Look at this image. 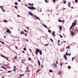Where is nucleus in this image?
I'll return each mask as SVG.
<instances>
[{
    "instance_id": "16",
    "label": "nucleus",
    "mask_w": 78,
    "mask_h": 78,
    "mask_svg": "<svg viewBox=\"0 0 78 78\" xmlns=\"http://www.w3.org/2000/svg\"><path fill=\"white\" fill-rule=\"evenodd\" d=\"M40 70H41V69H38V70H37L36 72V73H38V72H39V71H40Z\"/></svg>"
},
{
    "instance_id": "18",
    "label": "nucleus",
    "mask_w": 78,
    "mask_h": 78,
    "mask_svg": "<svg viewBox=\"0 0 78 78\" xmlns=\"http://www.w3.org/2000/svg\"><path fill=\"white\" fill-rule=\"evenodd\" d=\"M0 42H1L2 44H3V45H4V44H5V43L4 42L2 41H0Z\"/></svg>"
},
{
    "instance_id": "47",
    "label": "nucleus",
    "mask_w": 78,
    "mask_h": 78,
    "mask_svg": "<svg viewBox=\"0 0 78 78\" xmlns=\"http://www.w3.org/2000/svg\"><path fill=\"white\" fill-rule=\"evenodd\" d=\"M46 3H47V0H44Z\"/></svg>"
},
{
    "instance_id": "11",
    "label": "nucleus",
    "mask_w": 78,
    "mask_h": 78,
    "mask_svg": "<svg viewBox=\"0 0 78 78\" xmlns=\"http://www.w3.org/2000/svg\"><path fill=\"white\" fill-rule=\"evenodd\" d=\"M28 13H29L31 15V16H33V13H32L31 12H29Z\"/></svg>"
},
{
    "instance_id": "50",
    "label": "nucleus",
    "mask_w": 78,
    "mask_h": 78,
    "mask_svg": "<svg viewBox=\"0 0 78 78\" xmlns=\"http://www.w3.org/2000/svg\"><path fill=\"white\" fill-rule=\"evenodd\" d=\"M25 35L26 36H27V33H25Z\"/></svg>"
},
{
    "instance_id": "17",
    "label": "nucleus",
    "mask_w": 78,
    "mask_h": 78,
    "mask_svg": "<svg viewBox=\"0 0 78 78\" xmlns=\"http://www.w3.org/2000/svg\"><path fill=\"white\" fill-rule=\"evenodd\" d=\"M43 25L45 28H48L47 26L45 25V24H44Z\"/></svg>"
},
{
    "instance_id": "33",
    "label": "nucleus",
    "mask_w": 78,
    "mask_h": 78,
    "mask_svg": "<svg viewBox=\"0 0 78 78\" xmlns=\"http://www.w3.org/2000/svg\"><path fill=\"white\" fill-rule=\"evenodd\" d=\"M7 72L8 73H11V71H8V72Z\"/></svg>"
},
{
    "instance_id": "25",
    "label": "nucleus",
    "mask_w": 78,
    "mask_h": 78,
    "mask_svg": "<svg viewBox=\"0 0 78 78\" xmlns=\"http://www.w3.org/2000/svg\"><path fill=\"white\" fill-rule=\"evenodd\" d=\"M15 4L16 5H18V3L17 2H15Z\"/></svg>"
},
{
    "instance_id": "3",
    "label": "nucleus",
    "mask_w": 78,
    "mask_h": 78,
    "mask_svg": "<svg viewBox=\"0 0 78 78\" xmlns=\"http://www.w3.org/2000/svg\"><path fill=\"white\" fill-rule=\"evenodd\" d=\"M36 54L37 55V54L39 51V49L37 48H36Z\"/></svg>"
},
{
    "instance_id": "37",
    "label": "nucleus",
    "mask_w": 78,
    "mask_h": 78,
    "mask_svg": "<svg viewBox=\"0 0 78 78\" xmlns=\"http://www.w3.org/2000/svg\"><path fill=\"white\" fill-rule=\"evenodd\" d=\"M17 56H16V57H15V59H17Z\"/></svg>"
},
{
    "instance_id": "13",
    "label": "nucleus",
    "mask_w": 78,
    "mask_h": 78,
    "mask_svg": "<svg viewBox=\"0 0 78 78\" xmlns=\"http://www.w3.org/2000/svg\"><path fill=\"white\" fill-rule=\"evenodd\" d=\"M57 75H61V71H58V73L57 74Z\"/></svg>"
},
{
    "instance_id": "9",
    "label": "nucleus",
    "mask_w": 78,
    "mask_h": 78,
    "mask_svg": "<svg viewBox=\"0 0 78 78\" xmlns=\"http://www.w3.org/2000/svg\"><path fill=\"white\" fill-rule=\"evenodd\" d=\"M71 35H72V36H73V35H74V34H75L74 32H73V31H71Z\"/></svg>"
},
{
    "instance_id": "53",
    "label": "nucleus",
    "mask_w": 78,
    "mask_h": 78,
    "mask_svg": "<svg viewBox=\"0 0 78 78\" xmlns=\"http://www.w3.org/2000/svg\"><path fill=\"white\" fill-rule=\"evenodd\" d=\"M71 55L70 54H68V56H70Z\"/></svg>"
},
{
    "instance_id": "36",
    "label": "nucleus",
    "mask_w": 78,
    "mask_h": 78,
    "mask_svg": "<svg viewBox=\"0 0 78 78\" xmlns=\"http://www.w3.org/2000/svg\"><path fill=\"white\" fill-rule=\"evenodd\" d=\"M60 66H62V63H61L60 64Z\"/></svg>"
},
{
    "instance_id": "23",
    "label": "nucleus",
    "mask_w": 78,
    "mask_h": 78,
    "mask_svg": "<svg viewBox=\"0 0 78 78\" xmlns=\"http://www.w3.org/2000/svg\"><path fill=\"white\" fill-rule=\"evenodd\" d=\"M49 72H53V71L52 70H49Z\"/></svg>"
},
{
    "instance_id": "52",
    "label": "nucleus",
    "mask_w": 78,
    "mask_h": 78,
    "mask_svg": "<svg viewBox=\"0 0 78 78\" xmlns=\"http://www.w3.org/2000/svg\"><path fill=\"white\" fill-rule=\"evenodd\" d=\"M13 69H14L13 71H16V69H15V68H13Z\"/></svg>"
},
{
    "instance_id": "4",
    "label": "nucleus",
    "mask_w": 78,
    "mask_h": 78,
    "mask_svg": "<svg viewBox=\"0 0 78 78\" xmlns=\"http://www.w3.org/2000/svg\"><path fill=\"white\" fill-rule=\"evenodd\" d=\"M6 33H10V34H11V32H10L9 29H7V30L6 31Z\"/></svg>"
},
{
    "instance_id": "62",
    "label": "nucleus",
    "mask_w": 78,
    "mask_h": 78,
    "mask_svg": "<svg viewBox=\"0 0 78 78\" xmlns=\"http://www.w3.org/2000/svg\"><path fill=\"white\" fill-rule=\"evenodd\" d=\"M23 34L24 35H25V33H24V32H23Z\"/></svg>"
},
{
    "instance_id": "61",
    "label": "nucleus",
    "mask_w": 78,
    "mask_h": 78,
    "mask_svg": "<svg viewBox=\"0 0 78 78\" xmlns=\"http://www.w3.org/2000/svg\"><path fill=\"white\" fill-rule=\"evenodd\" d=\"M3 12H5V10H4L2 11Z\"/></svg>"
},
{
    "instance_id": "54",
    "label": "nucleus",
    "mask_w": 78,
    "mask_h": 78,
    "mask_svg": "<svg viewBox=\"0 0 78 78\" xmlns=\"http://www.w3.org/2000/svg\"><path fill=\"white\" fill-rule=\"evenodd\" d=\"M75 2H78V0H75Z\"/></svg>"
},
{
    "instance_id": "58",
    "label": "nucleus",
    "mask_w": 78,
    "mask_h": 78,
    "mask_svg": "<svg viewBox=\"0 0 78 78\" xmlns=\"http://www.w3.org/2000/svg\"><path fill=\"white\" fill-rule=\"evenodd\" d=\"M27 28V29H28V30H29V28L28 27H26Z\"/></svg>"
},
{
    "instance_id": "57",
    "label": "nucleus",
    "mask_w": 78,
    "mask_h": 78,
    "mask_svg": "<svg viewBox=\"0 0 78 78\" xmlns=\"http://www.w3.org/2000/svg\"><path fill=\"white\" fill-rule=\"evenodd\" d=\"M14 68H15V69H16V66H14Z\"/></svg>"
},
{
    "instance_id": "60",
    "label": "nucleus",
    "mask_w": 78,
    "mask_h": 78,
    "mask_svg": "<svg viewBox=\"0 0 78 78\" xmlns=\"http://www.w3.org/2000/svg\"><path fill=\"white\" fill-rule=\"evenodd\" d=\"M1 8V9H2V10H3V8Z\"/></svg>"
},
{
    "instance_id": "41",
    "label": "nucleus",
    "mask_w": 78,
    "mask_h": 78,
    "mask_svg": "<svg viewBox=\"0 0 78 78\" xmlns=\"http://www.w3.org/2000/svg\"><path fill=\"white\" fill-rule=\"evenodd\" d=\"M53 2H56V0H52Z\"/></svg>"
},
{
    "instance_id": "55",
    "label": "nucleus",
    "mask_w": 78,
    "mask_h": 78,
    "mask_svg": "<svg viewBox=\"0 0 78 78\" xmlns=\"http://www.w3.org/2000/svg\"><path fill=\"white\" fill-rule=\"evenodd\" d=\"M26 40L27 41V42H28V40H27V39H26Z\"/></svg>"
},
{
    "instance_id": "5",
    "label": "nucleus",
    "mask_w": 78,
    "mask_h": 78,
    "mask_svg": "<svg viewBox=\"0 0 78 78\" xmlns=\"http://www.w3.org/2000/svg\"><path fill=\"white\" fill-rule=\"evenodd\" d=\"M39 53L41 55H42V51L41 50H39Z\"/></svg>"
},
{
    "instance_id": "42",
    "label": "nucleus",
    "mask_w": 78,
    "mask_h": 78,
    "mask_svg": "<svg viewBox=\"0 0 78 78\" xmlns=\"http://www.w3.org/2000/svg\"><path fill=\"white\" fill-rule=\"evenodd\" d=\"M75 59V57L73 58L72 59V61H73V59Z\"/></svg>"
},
{
    "instance_id": "56",
    "label": "nucleus",
    "mask_w": 78,
    "mask_h": 78,
    "mask_svg": "<svg viewBox=\"0 0 78 78\" xmlns=\"http://www.w3.org/2000/svg\"><path fill=\"white\" fill-rule=\"evenodd\" d=\"M48 45V44H45V45H46V46H47Z\"/></svg>"
},
{
    "instance_id": "31",
    "label": "nucleus",
    "mask_w": 78,
    "mask_h": 78,
    "mask_svg": "<svg viewBox=\"0 0 78 78\" xmlns=\"http://www.w3.org/2000/svg\"><path fill=\"white\" fill-rule=\"evenodd\" d=\"M23 32L21 31V33H20V34H23Z\"/></svg>"
},
{
    "instance_id": "7",
    "label": "nucleus",
    "mask_w": 78,
    "mask_h": 78,
    "mask_svg": "<svg viewBox=\"0 0 78 78\" xmlns=\"http://www.w3.org/2000/svg\"><path fill=\"white\" fill-rule=\"evenodd\" d=\"M53 65L54 66L55 68V67H57V65L56 64H55V62L54 63Z\"/></svg>"
},
{
    "instance_id": "45",
    "label": "nucleus",
    "mask_w": 78,
    "mask_h": 78,
    "mask_svg": "<svg viewBox=\"0 0 78 78\" xmlns=\"http://www.w3.org/2000/svg\"><path fill=\"white\" fill-rule=\"evenodd\" d=\"M56 64H58V61H56Z\"/></svg>"
},
{
    "instance_id": "44",
    "label": "nucleus",
    "mask_w": 78,
    "mask_h": 78,
    "mask_svg": "<svg viewBox=\"0 0 78 78\" xmlns=\"http://www.w3.org/2000/svg\"><path fill=\"white\" fill-rule=\"evenodd\" d=\"M29 59L30 60V61H31V59L30 57H29Z\"/></svg>"
},
{
    "instance_id": "46",
    "label": "nucleus",
    "mask_w": 78,
    "mask_h": 78,
    "mask_svg": "<svg viewBox=\"0 0 78 78\" xmlns=\"http://www.w3.org/2000/svg\"><path fill=\"white\" fill-rule=\"evenodd\" d=\"M64 4H66V1H64Z\"/></svg>"
},
{
    "instance_id": "35",
    "label": "nucleus",
    "mask_w": 78,
    "mask_h": 78,
    "mask_svg": "<svg viewBox=\"0 0 78 78\" xmlns=\"http://www.w3.org/2000/svg\"><path fill=\"white\" fill-rule=\"evenodd\" d=\"M67 53H68V52H67L66 53V55L67 56H68V54H67Z\"/></svg>"
},
{
    "instance_id": "59",
    "label": "nucleus",
    "mask_w": 78,
    "mask_h": 78,
    "mask_svg": "<svg viewBox=\"0 0 78 78\" xmlns=\"http://www.w3.org/2000/svg\"><path fill=\"white\" fill-rule=\"evenodd\" d=\"M4 38H6V36H4Z\"/></svg>"
},
{
    "instance_id": "48",
    "label": "nucleus",
    "mask_w": 78,
    "mask_h": 78,
    "mask_svg": "<svg viewBox=\"0 0 78 78\" xmlns=\"http://www.w3.org/2000/svg\"><path fill=\"white\" fill-rule=\"evenodd\" d=\"M41 67L42 68L43 67H44V66H43L42 65H41Z\"/></svg>"
},
{
    "instance_id": "2",
    "label": "nucleus",
    "mask_w": 78,
    "mask_h": 78,
    "mask_svg": "<svg viewBox=\"0 0 78 78\" xmlns=\"http://www.w3.org/2000/svg\"><path fill=\"white\" fill-rule=\"evenodd\" d=\"M76 21H74V23H73L72 24V25L71 27V28H72L73 27H74L76 25Z\"/></svg>"
},
{
    "instance_id": "51",
    "label": "nucleus",
    "mask_w": 78,
    "mask_h": 78,
    "mask_svg": "<svg viewBox=\"0 0 78 78\" xmlns=\"http://www.w3.org/2000/svg\"><path fill=\"white\" fill-rule=\"evenodd\" d=\"M1 7L2 8H4V6H0V8H1Z\"/></svg>"
},
{
    "instance_id": "6",
    "label": "nucleus",
    "mask_w": 78,
    "mask_h": 78,
    "mask_svg": "<svg viewBox=\"0 0 78 78\" xmlns=\"http://www.w3.org/2000/svg\"><path fill=\"white\" fill-rule=\"evenodd\" d=\"M55 31H53V32L52 33V35H53V37H55L56 36V35L55 34Z\"/></svg>"
},
{
    "instance_id": "38",
    "label": "nucleus",
    "mask_w": 78,
    "mask_h": 78,
    "mask_svg": "<svg viewBox=\"0 0 78 78\" xmlns=\"http://www.w3.org/2000/svg\"><path fill=\"white\" fill-rule=\"evenodd\" d=\"M14 7L16 8V9H18L17 8V7L16 6H14Z\"/></svg>"
},
{
    "instance_id": "28",
    "label": "nucleus",
    "mask_w": 78,
    "mask_h": 78,
    "mask_svg": "<svg viewBox=\"0 0 78 78\" xmlns=\"http://www.w3.org/2000/svg\"><path fill=\"white\" fill-rule=\"evenodd\" d=\"M24 76V74H22L20 75V76Z\"/></svg>"
},
{
    "instance_id": "30",
    "label": "nucleus",
    "mask_w": 78,
    "mask_h": 78,
    "mask_svg": "<svg viewBox=\"0 0 78 78\" xmlns=\"http://www.w3.org/2000/svg\"><path fill=\"white\" fill-rule=\"evenodd\" d=\"M58 21L59 22H62V20H58Z\"/></svg>"
},
{
    "instance_id": "40",
    "label": "nucleus",
    "mask_w": 78,
    "mask_h": 78,
    "mask_svg": "<svg viewBox=\"0 0 78 78\" xmlns=\"http://www.w3.org/2000/svg\"><path fill=\"white\" fill-rule=\"evenodd\" d=\"M1 68H3V69H4L5 68L4 67V66H2L1 67Z\"/></svg>"
},
{
    "instance_id": "10",
    "label": "nucleus",
    "mask_w": 78,
    "mask_h": 78,
    "mask_svg": "<svg viewBox=\"0 0 78 78\" xmlns=\"http://www.w3.org/2000/svg\"><path fill=\"white\" fill-rule=\"evenodd\" d=\"M28 5L31 6H34V4L33 3L30 4V3H28Z\"/></svg>"
},
{
    "instance_id": "12",
    "label": "nucleus",
    "mask_w": 78,
    "mask_h": 78,
    "mask_svg": "<svg viewBox=\"0 0 78 78\" xmlns=\"http://www.w3.org/2000/svg\"><path fill=\"white\" fill-rule=\"evenodd\" d=\"M35 17L36 18H37V19L40 20V19H39V17H38L37 16H35Z\"/></svg>"
},
{
    "instance_id": "8",
    "label": "nucleus",
    "mask_w": 78,
    "mask_h": 78,
    "mask_svg": "<svg viewBox=\"0 0 78 78\" xmlns=\"http://www.w3.org/2000/svg\"><path fill=\"white\" fill-rule=\"evenodd\" d=\"M64 57L65 60H67V57H66V55H64Z\"/></svg>"
},
{
    "instance_id": "39",
    "label": "nucleus",
    "mask_w": 78,
    "mask_h": 78,
    "mask_svg": "<svg viewBox=\"0 0 78 78\" xmlns=\"http://www.w3.org/2000/svg\"><path fill=\"white\" fill-rule=\"evenodd\" d=\"M24 31H25V32H27V33L28 32V31H27L26 30H24Z\"/></svg>"
},
{
    "instance_id": "63",
    "label": "nucleus",
    "mask_w": 78,
    "mask_h": 78,
    "mask_svg": "<svg viewBox=\"0 0 78 78\" xmlns=\"http://www.w3.org/2000/svg\"><path fill=\"white\" fill-rule=\"evenodd\" d=\"M22 53H25V52H24V51H23L22 52Z\"/></svg>"
},
{
    "instance_id": "29",
    "label": "nucleus",
    "mask_w": 78,
    "mask_h": 78,
    "mask_svg": "<svg viewBox=\"0 0 78 78\" xmlns=\"http://www.w3.org/2000/svg\"><path fill=\"white\" fill-rule=\"evenodd\" d=\"M24 51H26L27 50V49H26V48H24Z\"/></svg>"
},
{
    "instance_id": "15",
    "label": "nucleus",
    "mask_w": 78,
    "mask_h": 78,
    "mask_svg": "<svg viewBox=\"0 0 78 78\" xmlns=\"http://www.w3.org/2000/svg\"><path fill=\"white\" fill-rule=\"evenodd\" d=\"M38 63L39 66H40L41 65V63H40V61H39V60H38Z\"/></svg>"
},
{
    "instance_id": "24",
    "label": "nucleus",
    "mask_w": 78,
    "mask_h": 78,
    "mask_svg": "<svg viewBox=\"0 0 78 78\" xmlns=\"http://www.w3.org/2000/svg\"><path fill=\"white\" fill-rule=\"evenodd\" d=\"M68 6L70 8V3H69L68 5Z\"/></svg>"
},
{
    "instance_id": "43",
    "label": "nucleus",
    "mask_w": 78,
    "mask_h": 78,
    "mask_svg": "<svg viewBox=\"0 0 78 78\" xmlns=\"http://www.w3.org/2000/svg\"><path fill=\"white\" fill-rule=\"evenodd\" d=\"M29 70L28 69H27V70H26L25 71V72H28V71Z\"/></svg>"
},
{
    "instance_id": "49",
    "label": "nucleus",
    "mask_w": 78,
    "mask_h": 78,
    "mask_svg": "<svg viewBox=\"0 0 78 78\" xmlns=\"http://www.w3.org/2000/svg\"><path fill=\"white\" fill-rule=\"evenodd\" d=\"M59 42H60V41L59 40H58V44H59Z\"/></svg>"
},
{
    "instance_id": "1",
    "label": "nucleus",
    "mask_w": 78,
    "mask_h": 78,
    "mask_svg": "<svg viewBox=\"0 0 78 78\" xmlns=\"http://www.w3.org/2000/svg\"><path fill=\"white\" fill-rule=\"evenodd\" d=\"M28 8L31 9V10H32V9H33V10H35V9H36V8L34 7L33 6H31V7L29 6L28 7Z\"/></svg>"
},
{
    "instance_id": "26",
    "label": "nucleus",
    "mask_w": 78,
    "mask_h": 78,
    "mask_svg": "<svg viewBox=\"0 0 78 78\" xmlns=\"http://www.w3.org/2000/svg\"><path fill=\"white\" fill-rule=\"evenodd\" d=\"M1 56H2V58H5V56H3V55H1Z\"/></svg>"
},
{
    "instance_id": "20",
    "label": "nucleus",
    "mask_w": 78,
    "mask_h": 78,
    "mask_svg": "<svg viewBox=\"0 0 78 78\" xmlns=\"http://www.w3.org/2000/svg\"><path fill=\"white\" fill-rule=\"evenodd\" d=\"M68 68L69 69H70V68H71V67H70V66H68Z\"/></svg>"
},
{
    "instance_id": "19",
    "label": "nucleus",
    "mask_w": 78,
    "mask_h": 78,
    "mask_svg": "<svg viewBox=\"0 0 78 78\" xmlns=\"http://www.w3.org/2000/svg\"><path fill=\"white\" fill-rule=\"evenodd\" d=\"M69 46H70V45H69L68 46L66 47V48H67V49H69Z\"/></svg>"
},
{
    "instance_id": "22",
    "label": "nucleus",
    "mask_w": 78,
    "mask_h": 78,
    "mask_svg": "<svg viewBox=\"0 0 78 78\" xmlns=\"http://www.w3.org/2000/svg\"><path fill=\"white\" fill-rule=\"evenodd\" d=\"M59 29L60 31H61L62 29H61V26H59Z\"/></svg>"
},
{
    "instance_id": "21",
    "label": "nucleus",
    "mask_w": 78,
    "mask_h": 78,
    "mask_svg": "<svg viewBox=\"0 0 78 78\" xmlns=\"http://www.w3.org/2000/svg\"><path fill=\"white\" fill-rule=\"evenodd\" d=\"M7 20H5L4 21V22H5V23H6V22H7Z\"/></svg>"
},
{
    "instance_id": "32",
    "label": "nucleus",
    "mask_w": 78,
    "mask_h": 78,
    "mask_svg": "<svg viewBox=\"0 0 78 78\" xmlns=\"http://www.w3.org/2000/svg\"><path fill=\"white\" fill-rule=\"evenodd\" d=\"M59 36H60V37H61L62 38V37H63V36H62L61 35V34H59Z\"/></svg>"
},
{
    "instance_id": "14",
    "label": "nucleus",
    "mask_w": 78,
    "mask_h": 78,
    "mask_svg": "<svg viewBox=\"0 0 78 78\" xmlns=\"http://www.w3.org/2000/svg\"><path fill=\"white\" fill-rule=\"evenodd\" d=\"M75 32H76V33H78V29H76L75 30Z\"/></svg>"
},
{
    "instance_id": "64",
    "label": "nucleus",
    "mask_w": 78,
    "mask_h": 78,
    "mask_svg": "<svg viewBox=\"0 0 78 78\" xmlns=\"http://www.w3.org/2000/svg\"><path fill=\"white\" fill-rule=\"evenodd\" d=\"M18 2H20V0H18Z\"/></svg>"
},
{
    "instance_id": "34",
    "label": "nucleus",
    "mask_w": 78,
    "mask_h": 78,
    "mask_svg": "<svg viewBox=\"0 0 78 78\" xmlns=\"http://www.w3.org/2000/svg\"><path fill=\"white\" fill-rule=\"evenodd\" d=\"M48 32L49 33H50L51 32V30H48Z\"/></svg>"
},
{
    "instance_id": "27",
    "label": "nucleus",
    "mask_w": 78,
    "mask_h": 78,
    "mask_svg": "<svg viewBox=\"0 0 78 78\" xmlns=\"http://www.w3.org/2000/svg\"><path fill=\"white\" fill-rule=\"evenodd\" d=\"M50 41H51V42H53V40L51 38L50 39Z\"/></svg>"
}]
</instances>
